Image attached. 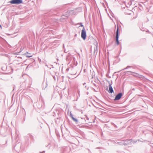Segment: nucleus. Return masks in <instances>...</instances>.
<instances>
[{
  "label": "nucleus",
  "instance_id": "1",
  "mask_svg": "<svg viewBox=\"0 0 153 153\" xmlns=\"http://www.w3.org/2000/svg\"><path fill=\"white\" fill-rule=\"evenodd\" d=\"M81 36L83 39L85 40L86 36V32L84 27H83L81 32Z\"/></svg>",
  "mask_w": 153,
  "mask_h": 153
},
{
  "label": "nucleus",
  "instance_id": "8",
  "mask_svg": "<svg viewBox=\"0 0 153 153\" xmlns=\"http://www.w3.org/2000/svg\"><path fill=\"white\" fill-rule=\"evenodd\" d=\"M81 26H82V27H83V25H81Z\"/></svg>",
  "mask_w": 153,
  "mask_h": 153
},
{
  "label": "nucleus",
  "instance_id": "5",
  "mask_svg": "<svg viewBox=\"0 0 153 153\" xmlns=\"http://www.w3.org/2000/svg\"><path fill=\"white\" fill-rule=\"evenodd\" d=\"M109 92L110 93H112L113 92L111 84H109Z\"/></svg>",
  "mask_w": 153,
  "mask_h": 153
},
{
  "label": "nucleus",
  "instance_id": "4",
  "mask_svg": "<svg viewBox=\"0 0 153 153\" xmlns=\"http://www.w3.org/2000/svg\"><path fill=\"white\" fill-rule=\"evenodd\" d=\"M122 95V93H120L117 94L114 99V100H119L121 97Z\"/></svg>",
  "mask_w": 153,
  "mask_h": 153
},
{
  "label": "nucleus",
  "instance_id": "7",
  "mask_svg": "<svg viewBox=\"0 0 153 153\" xmlns=\"http://www.w3.org/2000/svg\"><path fill=\"white\" fill-rule=\"evenodd\" d=\"M26 55V56L27 57H32V56L30 55V54L29 53L27 52L25 54Z\"/></svg>",
  "mask_w": 153,
  "mask_h": 153
},
{
  "label": "nucleus",
  "instance_id": "9",
  "mask_svg": "<svg viewBox=\"0 0 153 153\" xmlns=\"http://www.w3.org/2000/svg\"><path fill=\"white\" fill-rule=\"evenodd\" d=\"M0 27H1V25H0Z\"/></svg>",
  "mask_w": 153,
  "mask_h": 153
},
{
  "label": "nucleus",
  "instance_id": "2",
  "mask_svg": "<svg viewBox=\"0 0 153 153\" xmlns=\"http://www.w3.org/2000/svg\"><path fill=\"white\" fill-rule=\"evenodd\" d=\"M11 4H20L22 3V0H12L10 1Z\"/></svg>",
  "mask_w": 153,
  "mask_h": 153
},
{
  "label": "nucleus",
  "instance_id": "3",
  "mask_svg": "<svg viewBox=\"0 0 153 153\" xmlns=\"http://www.w3.org/2000/svg\"><path fill=\"white\" fill-rule=\"evenodd\" d=\"M118 36H119V29L118 27H117V31H116V42L117 45L119 44V42L118 41Z\"/></svg>",
  "mask_w": 153,
  "mask_h": 153
},
{
  "label": "nucleus",
  "instance_id": "6",
  "mask_svg": "<svg viewBox=\"0 0 153 153\" xmlns=\"http://www.w3.org/2000/svg\"><path fill=\"white\" fill-rule=\"evenodd\" d=\"M71 117L72 118L73 120L76 123L78 122V120L77 119L73 117L72 115L71 114Z\"/></svg>",
  "mask_w": 153,
  "mask_h": 153
}]
</instances>
